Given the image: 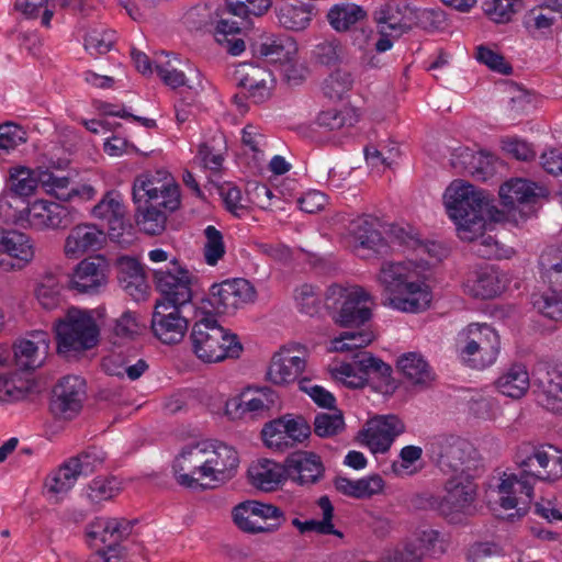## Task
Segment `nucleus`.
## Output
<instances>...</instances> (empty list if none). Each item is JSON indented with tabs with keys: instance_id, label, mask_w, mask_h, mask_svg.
I'll return each mask as SVG.
<instances>
[{
	"instance_id": "obj_1",
	"label": "nucleus",
	"mask_w": 562,
	"mask_h": 562,
	"mask_svg": "<svg viewBox=\"0 0 562 562\" xmlns=\"http://www.w3.org/2000/svg\"><path fill=\"white\" fill-rule=\"evenodd\" d=\"M430 265L425 260L384 261L378 282L387 294V305L403 313L426 311L432 301Z\"/></svg>"
},
{
	"instance_id": "obj_2",
	"label": "nucleus",
	"mask_w": 562,
	"mask_h": 562,
	"mask_svg": "<svg viewBox=\"0 0 562 562\" xmlns=\"http://www.w3.org/2000/svg\"><path fill=\"white\" fill-rule=\"evenodd\" d=\"M135 223L147 235L166 228L167 211L176 210V178L164 169L138 175L132 187Z\"/></svg>"
},
{
	"instance_id": "obj_3",
	"label": "nucleus",
	"mask_w": 562,
	"mask_h": 562,
	"mask_svg": "<svg viewBox=\"0 0 562 562\" xmlns=\"http://www.w3.org/2000/svg\"><path fill=\"white\" fill-rule=\"evenodd\" d=\"M445 205L461 239H473L485 228L488 201L483 191L463 180H454L443 194Z\"/></svg>"
},
{
	"instance_id": "obj_4",
	"label": "nucleus",
	"mask_w": 562,
	"mask_h": 562,
	"mask_svg": "<svg viewBox=\"0 0 562 562\" xmlns=\"http://www.w3.org/2000/svg\"><path fill=\"white\" fill-rule=\"evenodd\" d=\"M191 350L204 363L221 362L238 358L243 347L237 336L224 328L209 315L192 321Z\"/></svg>"
},
{
	"instance_id": "obj_5",
	"label": "nucleus",
	"mask_w": 562,
	"mask_h": 562,
	"mask_svg": "<svg viewBox=\"0 0 562 562\" xmlns=\"http://www.w3.org/2000/svg\"><path fill=\"white\" fill-rule=\"evenodd\" d=\"M324 305L340 327H359L372 317L373 296L360 285L331 284L324 295Z\"/></svg>"
},
{
	"instance_id": "obj_6",
	"label": "nucleus",
	"mask_w": 562,
	"mask_h": 562,
	"mask_svg": "<svg viewBox=\"0 0 562 562\" xmlns=\"http://www.w3.org/2000/svg\"><path fill=\"white\" fill-rule=\"evenodd\" d=\"M443 496L426 493L420 497V506L437 512L451 524H459L470 513L476 496L473 475H452L445 483Z\"/></svg>"
},
{
	"instance_id": "obj_7",
	"label": "nucleus",
	"mask_w": 562,
	"mask_h": 562,
	"mask_svg": "<svg viewBox=\"0 0 562 562\" xmlns=\"http://www.w3.org/2000/svg\"><path fill=\"white\" fill-rule=\"evenodd\" d=\"M54 328L59 353H81L99 342L100 329L90 311L71 307Z\"/></svg>"
},
{
	"instance_id": "obj_8",
	"label": "nucleus",
	"mask_w": 562,
	"mask_h": 562,
	"mask_svg": "<svg viewBox=\"0 0 562 562\" xmlns=\"http://www.w3.org/2000/svg\"><path fill=\"white\" fill-rule=\"evenodd\" d=\"M426 450L439 469L451 476L474 475L477 469V451L463 438L439 436L427 443Z\"/></svg>"
},
{
	"instance_id": "obj_9",
	"label": "nucleus",
	"mask_w": 562,
	"mask_h": 562,
	"mask_svg": "<svg viewBox=\"0 0 562 562\" xmlns=\"http://www.w3.org/2000/svg\"><path fill=\"white\" fill-rule=\"evenodd\" d=\"M501 340L487 324H470L458 336V351L463 363L473 369L492 366L499 353Z\"/></svg>"
},
{
	"instance_id": "obj_10",
	"label": "nucleus",
	"mask_w": 562,
	"mask_h": 562,
	"mask_svg": "<svg viewBox=\"0 0 562 562\" xmlns=\"http://www.w3.org/2000/svg\"><path fill=\"white\" fill-rule=\"evenodd\" d=\"M212 440L178 438V484L192 490H205L201 480L207 479V461Z\"/></svg>"
},
{
	"instance_id": "obj_11",
	"label": "nucleus",
	"mask_w": 562,
	"mask_h": 562,
	"mask_svg": "<svg viewBox=\"0 0 562 562\" xmlns=\"http://www.w3.org/2000/svg\"><path fill=\"white\" fill-rule=\"evenodd\" d=\"M258 297L255 285L244 278H232L213 283L206 299L216 315H234L246 305L255 304Z\"/></svg>"
},
{
	"instance_id": "obj_12",
	"label": "nucleus",
	"mask_w": 562,
	"mask_h": 562,
	"mask_svg": "<svg viewBox=\"0 0 562 562\" xmlns=\"http://www.w3.org/2000/svg\"><path fill=\"white\" fill-rule=\"evenodd\" d=\"M516 463L533 482L555 481L562 476V450L551 445L520 447Z\"/></svg>"
},
{
	"instance_id": "obj_13",
	"label": "nucleus",
	"mask_w": 562,
	"mask_h": 562,
	"mask_svg": "<svg viewBox=\"0 0 562 562\" xmlns=\"http://www.w3.org/2000/svg\"><path fill=\"white\" fill-rule=\"evenodd\" d=\"M235 525L247 533H272L285 521L283 512L271 504L246 501L232 512Z\"/></svg>"
},
{
	"instance_id": "obj_14",
	"label": "nucleus",
	"mask_w": 562,
	"mask_h": 562,
	"mask_svg": "<svg viewBox=\"0 0 562 562\" xmlns=\"http://www.w3.org/2000/svg\"><path fill=\"white\" fill-rule=\"evenodd\" d=\"M203 290L198 270L178 265V333L183 335L192 321L204 315L194 303L193 297Z\"/></svg>"
},
{
	"instance_id": "obj_15",
	"label": "nucleus",
	"mask_w": 562,
	"mask_h": 562,
	"mask_svg": "<svg viewBox=\"0 0 562 562\" xmlns=\"http://www.w3.org/2000/svg\"><path fill=\"white\" fill-rule=\"evenodd\" d=\"M86 396V382L78 375L61 378L53 387L49 409L61 419H72L82 408Z\"/></svg>"
},
{
	"instance_id": "obj_16",
	"label": "nucleus",
	"mask_w": 562,
	"mask_h": 562,
	"mask_svg": "<svg viewBox=\"0 0 562 562\" xmlns=\"http://www.w3.org/2000/svg\"><path fill=\"white\" fill-rule=\"evenodd\" d=\"M278 402L277 393L268 387L247 390L240 396L229 398L225 403V414L235 419L245 417H265Z\"/></svg>"
},
{
	"instance_id": "obj_17",
	"label": "nucleus",
	"mask_w": 562,
	"mask_h": 562,
	"mask_svg": "<svg viewBox=\"0 0 562 562\" xmlns=\"http://www.w3.org/2000/svg\"><path fill=\"white\" fill-rule=\"evenodd\" d=\"M533 484L521 471L519 474H504L498 485L499 505L504 509L516 508V514H510V518H520L527 514L533 496Z\"/></svg>"
},
{
	"instance_id": "obj_18",
	"label": "nucleus",
	"mask_w": 562,
	"mask_h": 562,
	"mask_svg": "<svg viewBox=\"0 0 562 562\" xmlns=\"http://www.w3.org/2000/svg\"><path fill=\"white\" fill-rule=\"evenodd\" d=\"M238 87L247 92V98L255 104L267 101L274 86L272 72L252 63H240L234 70Z\"/></svg>"
},
{
	"instance_id": "obj_19",
	"label": "nucleus",
	"mask_w": 562,
	"mask_h": 562,
	"mask_svg": "<svg viewBox=\"0 0 562 562\" xmlns=\"http://www.w3.org/2000/svg\"><path fill=\"white\" fill-rule=\"evenodd\" d=\"M200 72L189 63L178 69V124L191 122L199 112Z\"/></svg>"
},
{
	"instance_id": "obj_20",
	"label": "nucleus",
	"mask_w": 562,
	"mask_h": 562,
	"mask_svg": "<svg viewBox=\"0 0 562 562\" xmlns=\"http://www.w3.org/2000/svg\"><path fill=\"white\" fill-rule=\"evenodd\" d=\"M34 257L31 239L24 233L0 227V268L9 271L21 269Z\"/></svg>"
},
{
	"instance_id": "obj_21",
	"label": "nucleus",
	"mask_w": 562,
	"mask_h": 562,
	"mask_svg": "<svg viewBox=\"0 0 562 562\" xmlns=\"http://www.w3.org/2000/svg\"><path fill=\"white\" fill-rule=\"evenodd\" d=\"M286 479L300 486H311L323 479L325 465L322 458L306 450H299L286 457Z\"/></svg>"
},
{
	"instance_id": "obj_22",
	"label": "nucleus",
	"mask_w": 562,
	"mask_h": 562,
	"mask_svg": "<svg viewBox=\"0 0 562 562\" xmlns=\"http://www.w3.org/2000/svg\"><path fill=\"white\" fill-rule=\"evenodd\" d=\"M49 334L33 330L13 346L14 362L19 370L32 371L40 368L49 350Z\"/></svg>"
},
{
	"instance_id": "obj_23",
	"label": "nucleus",
	"mask_w": 562,
	"mask_h": 562,
	"mask_svg": "<svg viewBox=\"0 0 562 562\" xmlns=\"http://www.w3.org/2000/svg\"><path fill=\"white\" fill-rule=\"evenodd\" d=\"M403 431L404 425L398 417L381 416L368 423L367 428L361 432L362 442L373 453H384Z\"/></svg>"
},
{
	"instance_id": "obj_24",
	"label": "nucleus",
	"mask_w": 562,
	"mask_h": 562,
	"mask_svg": "<svg viewBox=\"0 0 562 562\" xmlns=\"http://www.w3.org/2000/svg\"><path fill=\"white\" fill-rule=\"evenodd\" d=\"M108 262L104 257L95 256L83 259L76 267L70 284L71 289L83 294H95L108 282Z\"/></svg>"
},
{
	"instance_id": "obj_25",
	"label": "nucleus",
	"mask_w": 562,
	"mask_h": 562,
	"mask_svg": "<svg viewBox=\"0 0 562 562\" xmlns=\"http://www.w3.org/2000/svg\"><path fill=\"white\" fill-rule=\"evenodd\" d=\"M106 240L103 229L91 223L78 224L68 233L64 254L68 259H79L85 254L98 251Z\"/></svg>"
},
{
	"instance_id": "obj_26",
	"label": "nucleus",
	"mask_w": 562,
	"mask_h": 562,
	"mask_svg": "<svg viewBox=\"0 0 562 562\" xmlns=\"http://www.w3.org/2000/svg\"><path fill=\"white\" fill-rule=\"evenodd\" d=\"M379 34L400 37L413 27L411 7L395 2L381 4L373 13Z\"/></svg>"
},
{
	"instance_id": "obj_27",
	"label": "nucleus",
	"mask_w": 562,
	"mask_h": 562,
	"mask_svg": "<svg viewBox=\"0 0 562 562\" xmlns=\"http://www.w3.org/2000/svg\"><path fill=\"white\" fill-rule=\"evenodd\" d=\"M506 277L493 266H485L472 271L465 282V292L476 299H493L506 286Z\"/></svg>"
},
{
	"instance_id": "obj_28",
	"label": "nucleus",
	"mask_w": 562,
	"mask_h": 562,
	"mask_svg": "<svg viewBox=\"0 0 562 562\" xmlns=\"http://www.w3.org/2000/svg\"><path fill=\"white\" fill-rule=\"evenodd\" d=\"M92 216L104 221L111 238L119 239L125 229L126 209L122 194L115 190L108 191L91 210Z\"/></svg>"
},
{
	"instance_id": "obj_29",
	"label": "nucleus",
	"mask_w": 562,
	"mask_h": 562,
	"mask_svg": "<svg viewBox=\"0 0 562 562\" xmlns=\"http://www.w3.org/2000/svg\"><path fill=\"white\" fill-rule=\"evenodd\" d=\"M348 233L358 247L373 250L378 255H386L390 246L381 236L379 220L372 215H361L349 222Z\"/></svg>"
},
{
	"instance_id": "obj_30",
	"label": "nucleus",
	"mask_w": 562,
	"mask_h": 562,
	"mask_svg": "<svg viewBox=\"0 0 562 562\" xmlns=\"http://www.w3.org/2000/svg\"><path fill=\"white\" fill-rule=\"evenodd\" d=\"M238 463V453L234 447L222 441L212 440L207 461V479L211 482H222L231 479Z\"/></svg>"
},
{
	"instance_id": "obj_31",
	"label": "nucleus",
	"mask_w": 562,
	"mask_h": 562,
	"mask_svg": "<svg viewBox=\"0 0 562 562\" xmlns=\"http://www.w3.org/2000/svg\"><path fill=\"white\" fill-rule=\"evenodd\" d=\"M305 366L304 358L292 355L289 349H282L273 355L267 376L273 384H289L300 379Z\"/></svg>"
},
{
	"instance_id": "obj_32",
	"label": "nucleus",
	"mask_w": 562,
	"mask_h": 562,
	"mask_svg": "<svg viewBox=\"0 0 562 562\" xmlns=\"http://www.w3.org/2000/svg\"><path fill=\"white\" fill-rule=\"evenodd\" d=\"M9 353H0V403H12L26 397L33 387L31 380L10 370Z\"/></svg>"
},
{
	"instance_id": "obj_33",
	"label": "nucleus",
	"mask_w": 562,
	"mask_h": 562,
	"mask_svg": "<svg viewBox=\"0 0 562 562\" xmlns=\"http://www.w3.org/2000/svg\"><path fill=\"white\" fill-rule=\"evenodd\" d=\"M396 364L402 375L415 386L428 387L435 381L436 374L420 352L403 353Z\"/></svg>"
},
{
	"instance_id": "obj_34",
	"label": "nucleus",
	"mask_w": 562,
	"mask_h": 562,
	"mask_svg": "<svg viewBox=\"0 0 562 562\" xmlns=\"http://www.w3.org/2000/svg\"><path fill=\"white\" fill-rule=\"evenodd\" d=\"M497 159L487 153H473L465 148L452 161L453 167L462 165L464 170L477 181H487L496 173Z\"/></svg>"
},
{
	"instance_id": "obj_35",
	"label": "nucleus",
	"mask_w": 562,
	"mask_h": 562,
	"mask_svg": "<svg viewBox=\"0 0 562 562\" xmlns=\"http://www.w3.org/2000/svg\"><path fill=\"white\" fill-rule=\"evenodd\" d=\"M384 486V480L379 474H371L358 480L341 476L335 480V487L339 493L357 499L371 498L381 494Z\"/></svg>"
},
{
	"instance_id": "obj_36",
	"label": "nucleus",
	"mask_w": 562,
	"mask_h": 562,
	"mask_svg": "<svg viewBox=\"0 0 562 562\" xmlns=\"http://www.w3.org/2000/svg\"><path fill=\"white\" fill-rule=\"evenodd\" d=\"M252 27V22L238 18V20L221 19L215 29V40L227 53L237 56L245 50V42L235 35Z\"/></svg>"
},
{
	"instance_id": "obj_37",
	"label": "nucleus",
	"mask_w": 562,
	"mask_h": 562,
	"mask_svg": "<svg viewBox=\"0 0 562 562\" xmlns=\"http://www.w3.org/2000/svg\"><path fill=\"white\" fill-rule=\"evenodd\" d=\"M248 475L256 487L266 492L273 491L286 479L285 462L280 464L268 459L259 460L249 468Z\"/></svg>"
},
{
	"instance_id": "obj_38",
	"label": "nucleus",
	"mask_w": 562,
	"mask_h": 562,
	"mask_svg": "<svg viewBox=\"0 0 562 562\" xmlns=\"http://www.w3.org/2000/svg\"><path fill=\"white\" fill-rule=\"evenodd\" d=\"M535 392L541 406L550 412L562 413V375L547 372L535 381Z\"/></svg>"
},
{
	"instance_id": "obj_39",
	"label": "nucleus",
	"mask_w": 562,
	"mask_h": 562,
	"mask_svg": "<svg viewBox=\"0 0 562 562\" xmlns=\"http://www.w3.org/2000/svg\"><path fill=\"white\" fill-rule=\"evenodd\" d=\"M495 385L503 395L514 400L521 398L530 387L529 373L525 366L513 364L498 376Z\"/></svg>"
},
{
	"instance_id": "obj_40",
	"label": "nucleus",
	"mask_w": 562,
	"mask_h": 562,
	"mask_svg": "<svg viewBox=\"0 0 562 562\" xmlns=\"http://www.w3.org/2000/svg\"><path fill=\"white\" fill-rule=\"evenodd\" d=\"M536 183L526 179H510L499 188L502 204L508 210L516 209L519 204L529 203L536 198Z\"/></svg>"
},
{
	"instance_id": "obj_41",
	"label": "nucleus",
	"mask_w": 562,
	"mask_h": 562,
	"mask_svg": "<svg viewBox=\"0 0 562 562\" xmlns=\"http://www.w3.org/2000/svg\"><path fill=\"white\" fill-rule=\"evenodd\" d=\"M154 335L164 344L176 341V305L156 303L151 318Z\"/></svg>"
},
{
	"instance_id": "obj_42",
	"label": "nucleus",
	"mask_w": 562,
	"mask_h": 562,
	"mask_svg": "<svg viewBox=\"0 0 562 562\" xmlns=\"http://www.w3.org/2000/svg\"><path fill=\"white\" fill-rule=\"evenodd\" d=\"M327 21L336 32H346L367 16L364 9L356 3L334 4L327 12Z\"/></svg>"
},
{
	"instance_id": "obj_43",
	"label": "nucleus",
	"mask_w": 562,
	"mask_h": 562,
	"mask_svg": "<svg viewBox=\"0 0 562 562\" xmlns=\"http://www.w3.org/2000/svg\"><path fill=\"white\" fill-rule=\"evenodd\" d=\"M312 5L306 3H284L277 9L278 22L291 31H303L312 21Z\"/></svg>"
},
{
	"instance_id": "obj_44",
	"label": "nucleus",
	"mask_w": 562,
	"mask_h": 562,
	"mask_svg": "<svg viewBox=\"0 0 562 562\" xmlns=\"http://www.w3.org/2000/svg\"><path fill=\"white\" fill-rule=\"evenodd\" d=\"M318 506L323 514L322 520H306L301 521L299 518L292 519V525L296 527L301 533H305L308 531H316L321 535H334L341 537V532L335 529L331 520L334 516V507L330 503V499L327 496H322L318 499Z\"/></svg>"
},
{
	"instance_id": "obj_45",
	"label": "nucleus",
	"mask_w": 562,
	"mask_h": 562,
	"mask_svg": "<svg viewBox=\"0 0 562 562\" xmlns=\"http://www.w3.org/2000/svg\"><path fill=\"white\" fill-rule=\"evenodd\" d=\"M227 151L226 139L223 134L214 135L209 142L199 147V157L204 168L212 172H221Z\"/></svg>"
},
{
	"instance_id": "obj_46",
	"label": "nucleus",
	"mask_w": 562,
	"mask_h": 562,
	"mask_svg": "<svg viewBox=\"0 0 562 562\" xmlns=\"http://www.w3.org/2000/svg\"><path fill=\"white\" fill-rule=\"evenodd\" d=\"M486 226L473 239H464L472 244L471 250L484 259H504L509 258L513 248L502 245L494 236L486 234Z\"/></svg>"
},
{
	"instance_id": "obj_47",
	"label": "nucleus",
	"mask_w": 562,
	"mask_h": 562,
	"mask_svg": "<svg viewBox=\"0 0 562 562\" xmlns=\"http://www.w3.org/2000/svg\"><path fill=\"white\" fill-rule=\"evenodd\" d=\"M541 277L549 283L562 286V247L548 246L539 257Z\"/></svg>"
},
{
	"instance_id": "obj_48",
	"label": "nucleus",
	"mask_w": 562,
	"mask_h": 562,
	"mask_svg": "<svg viewBox=\"0 0 562 562\" xmlns=\"http://www.w3.org/2000/svg\"><path fill=\"white\" fill-rule=\"evenodd\" d=\"M122 363V351H113L102 360L103 370L108 374L119 378L126 375L132 381L139 379L148 370V363L144 359H137L134 367L124 368Z\"/></svg>"
},
{
	"instance_id": "obj_49",
	"label": "nucleus",
	"mask_w": 562,
	"mask_h": 562,
	"mask_svg": "<svg viewBox=\"0 0 562 562\" xmlns=\"http://www.w3.org/2000/svg\"><path fill=\"white\" fill-rule=\"evenodd\" d=\"M359 120L356 109L344 106L341 109H328L322 111L316 119L319 127L328 131L340 130L345 126H353Z\"/></svg>"
},
{
	"instance_id": "obj_50",
	"label": "nucleus",
	"mask_w": 562,
	"mask_h": 562,
	"mask_svg": "<svg viewBox=\"0 0 562 562\" xmlns=\"http://www.w3.org/2000/svg\"><path fill=\"white\" fill-rule=\"evenodd\" d=\"M79 477L77 470L68 460L47 476L45 487L55 495L66 494L74 487Z\"/></svg>"
},
{
	"instance_id": "obj_51",
	"label": "nucleus",
	"mask_w": 562,
	"mask_h": 562,
	"mask_svg": "<svg viewBox=\"0 0 562 562\" xmlns=\"http://www.w3.org/2000/svg\"><path fill=\"white\" fill-rule=\"evenodd\" d=\"M353 76L346 69H336L324 80L322 90L330 100H341L353 87Z\"/></svg>"
},
{
	"instance_id": "obj_52",
	"label": "nucleus",
	"mask_w": 562,
	"mask_h": 562,
	"mask_svg": "<svg viewBox=\"0 0 562 562\" xmlns=\"http://www.w3.org/2000/svg\"><path fill=\"white\" fill-rule=\"evenodd\" d=\"M143 329L144 326L139 324L135 313L124 312L115 319L112 328V344L120 345L124 341L135 340Z\"/></svg>"
},
{
	"instance_id": "obj_53",
	"label": "nucleus",
	"mask_w": 562,
	"mask_h": 562,
	"mask_svg": "<svg viewBox=\"0 0 562 562\" xmlns=\"http://www.w3.org/2000/svg\"><path fill=\"white\" fill-rule=\"evenodd\" d=\"M204 261L207 266L215 267L226 254L223 234L215 226L209 225L204 228Z\"/></svg>"
},
{
	"instance_id": "obj_54",
	"label": "nucleus",
	"mask_w": 562,
	"mask_h": 562,
	"mask_svg": "<svg viewBox=\"0 0 562 562\" xmlns=\"http://www.w3.org/2000/svg\"><path fill=\"white\" fill-rule=\"evenodd\" d=\"M172 269H157L154 271V282L161 299L156 303L176 305V258L170 260Z\"/></svg>"
},
{
	"instance_id": "obj_55",
	"label": "nucleus",
	"mask_w": 562,
	"mask_h": 562,
	"mask_svg": "<svg viewBox=\"0 0 562 562\" xmlns=\"http://www.w3.org/2000/svg\"><path fill=\"white\" fill-rule=\"evenodd\" d=\"M533 307L543 316L562 322V291L548 290L532 297Z\"/></svg>"
},
{
	"instance_id": "obj_56",
	"label": "nucleus",
	"mask_w": 562,
	"mask_h": 562,
	"mask_svg": "<svg viewBox=\"0 0 562 562\" xmlns=\"http://www.w3.org/2000/svg\"><path fill=\"white\" fill-rule=\"evenodd\" d=\"M256 52L273 63L282 64L296 55V46L290 38L267 40L257 47Z\"/></svg>"
},
{
	"instance_id": "obj_57",
	"label": "nucleus",
	"mask_w": 562,
	"mask_h": 562,
	"mask_svg": "<svg viewBox=\"0 0 562 562\" xmlns=\"http://www.w3.org/2000/svg\"><path fill=\"white\" fill-rule=\"evenodd\" d=\"M272 4V0H226V10L236 18L251 21L252 16H261Z\"/></svg>"
},
{
	"instance_id": "obj_58",
	"label": "nucleus",
	"mask_w": 562,
	"mask_h": 562,
	"mask_svg": "<svg viewBox=\"0 0 562 562\" xmlns=\"http://www.w3.org/2000/svg\"><path fill=\"white\" fill-rule=\"evenodd\" d=\"M121 490V482L115 476H99L89 484L87 495L91 503L99 504L112 499Z\"/></svg>"
},
{
	"instance_id": "obj_59",
	"label": "nucleus",
	"mask_w": 562,
	"mask_h": 562,
	"mask_svg": "<svg viewBox=\"0 0 562 562\" xmlns=\"http://www.w3.org/2000/svg\"><path fill=\"white\" fill-rule=\"evenodd\" d=\"M387 238L394 246L402 247L404 249L417 250L425 252L427 246L420 240L415 229L411 226H401L393 224L387 231Z\"/></svg>"
},
{
	"instance_id": "obj_60",
	"label": "nucleus",
	"mask_w": 562,
	"mask_h": 562,
	"mask_svg": "<svg viewBox=\"0 0 562 562\" xmlns=\"http://www.w3.org/2000/svg\"><path fill=\"white\" fill-rule=\"evenodd\" d=\"M373 339L374 335L369 330L346 331L330 341L329 350L335 352L352 351L368 346Z\"/></svg>"
},
{
	"instance_id": "obj_61",
	"label": "nucleus",
	"mask_w": 562,
	"mask_h": 562,
	"mask_svg": "<svg viewBox=\"0 0 562 562\" xmlns=\"http://www.w3.org/2000/svg\"><path fill=\"white\" fill-rule=\"evenodd\" d=\"M518 7L519 0H485L482 5L486 16L498 24L508 23Z\"/></svg>"
},
{
	"instance_id": "obj_62",
	"label": "nucleus",
	"mask_w": 562,
	"mask_h": 562,
	"mask_svg": "<svg viewBox=\"0 0 562 562\" xmlns=\"http://www.w3.org/2000/svg\"><path fill=\"white\" fill-rule=\"evenodd\" d=\"M69 460L80 476H88L103 464L105 453L97 447H91Z\"/></svg>"
},
{
	"instance_id": "obj_63",
	"label": "nucleus",
	"mask_w": 562,
	"mask_h": 562,
	"mask_svg": "<svg viewBox=\"0 0 562 562\" xmlns=\"http://www.w3.org/2000/svg\"><path fill=\"white\" fill-rule=\"evenodd\" d=\"M345 429V420L341 412L319 413L314 418V434L321 438H329L340 434Z\"/></svg>"
},
{
	"instance_id": "obj_64",
	"label": "nucleus",
	"mask_w": 562,
	"mask_h": 562,
	"mask_svg": "<svg viewBox=\"0 0 562 562\" xmlns=\"http://www.w3.org/2000/svg\"><path fill=\"white\" fill-rule=\"evenodd\" d=\"M411 16L413 26H418L425 31L440 30L446 24V14L440 9L424 8L414 9L411 8Z\"/></svg>"
}]
</instances>
